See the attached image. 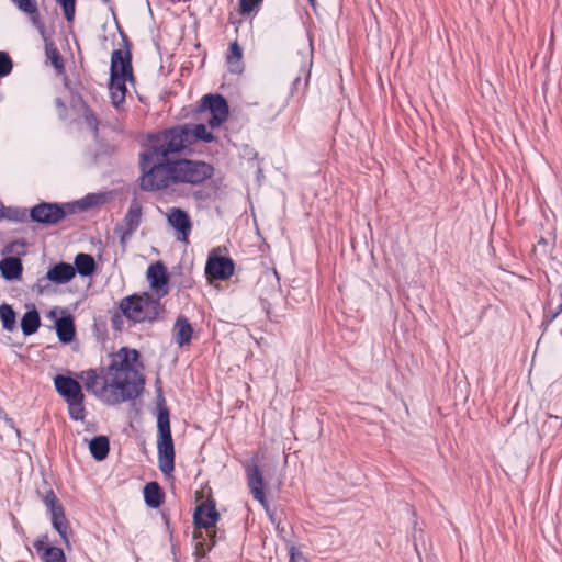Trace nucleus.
<instances>
[{"label": "nucleus", "instance_id": "dca6fc26", "mask_svg": "<svg viewBox=\"0 0 562 562\" xmlns=\"http://www.w3.org/2000/svg\"><path fill=\"white\" fill-rule=\"evenodd\" d=\"M76 276V269L72 265L59 262L53 266L46 273V280L55 284H65L72 280Z\"/></svg>", "mask_w": 562, "mask_h": 562}, {"label": "nucleus", "instance_id": "c85d7f7f", "mask_svg": "<svg viewBox=\"0 0 562 562\" xmlns=\"http://www.w3.org/2000/svg\"><path fill=\"white\" fill-rule=\"evenodd\" d=\"M0 319L4 330L12 331L16 326V314L11 305H0Z\"/></svg>", "mask_w": 562, "mask_h": 562}, {"label": "nucleus", "instance_id": "2eb2a0df", "mask_svg": "<svg viewBox=\"0 0 562 562\" xmlns=\"http://www.w3.org/2000/svg\"><path fill=\"white\" fill-rule=\"evenodd\" d=\"M54 385L58 394L66 402L85 397L80 383L70 376L56 375L54 378Z\"/></svg>", "mask_w": 562, "mask_h": 562}, {"label": "nucleus", "instance_id": "37998d69", "mask_svg": "<svg viewBox=\"0 0 562 562\" xmlns=\"http://www.w3.org/2000/svg\"><path fill=\"white\" fill-rule=\"evenodd\" d=\"M308 2H310L311 4H314L315 0H308Z\"/></svg>", "mask_w": 562, "mask_h": 562}, {"label": "nucleus", "instance_id": "e433bc0d", "mask_svg": "<svg viewBox=\"0 0 562 562\" xmlns=\"http://www.w3.org/2000/svg\"><path fill=\"white\" fill-rule=\"evenodd\" d=\"M83 119H85L87 125L97 135L98 134L99 122H98V119H97L95 114L90 109H86L85 112H83Z\"/></svg>", "mask_w": 562, "mask_h": 562}, {"label": "nucleus", "instance_id": "ddd939ff", "mask_svg": "<svg viewBox=\"0 0 562 562\" xmlns=\"http://www.w3.org/2000/svg\"><path fill=\"white\" fill-rule=\"evenodd\" d=\"M146 276L150 289L155 292L156 297L161 299L169 293V278L166 267L161 262L158 261L150 265L147 269Z\"/></svg>", "mask_w": 562, "mask_h": 562}, {"label": "nucleus", "instance_id": "393cba45", "mask_svg": "<svg viewBox=\"0 0 562 562\" xmlns=\"http://www.w3.org/2000/svg\"><path fill=\"white\" fill-rule=\"evenodd\" d=\"M144 499L148 507L158 508L162 503V493L157 482L147 483L144 487Z\"/></svg>", "mask_w": 562, "mask_h": 562}, {"label": "nucleus", "instance_id": "72a5a7b5", "mask_svg": "<svg viewBox=\"0 0 562 562\" xmlns=\"http://www.w3.org/2000/svg\"><path fill=\"white\" fill-rule=\"evenodd\" d=\"M63 7L65 18L68 22H72L75 18V0H55Z\"/></svg>", "mask_w": 562, "mask_h": 562}, {"label": "nucleus", "instance_id": "5701e85b", "mask_svg": "<svg viewBox=\"0 0 562 562\" xmlns=\"http://www.w3.org/2000/svg\"><path fill=\"white\" fill-rule=\"evenodd\" d=\"M109 439L105 436L94 437L89 441V450L97 461L104 460L109 454Z\"/></svg>", "mask_w": 562, "mask_h": 562}, {"label": "nucleus", "instance_id": "4be33fe9", "mask_svg": "<svg viewBox=\"0 0 562 562\" xmlns=\"http://www.w3.org/2000/svg\"><path fill=\"white\" fill-rule=\"evenodd\" d=\"M74 268L82 277L91 276L95 270V261L91 255L80 252L75 257Z\"/></svg>", "mask_w": 562, "mask_h": 562}, {"label": "nucleus", "instance_id": "9b49d317", "mask_svg": "<svg viewBox=\"0 0 562 562\" xmlns=\"http://www.w3.org/2000/svg\"><path fill=\"white\" fill-rule=\"evenodd\" d=\"M235 265L228 257L218 256L215 252L209 255L205 273L209 279L227 280L234 274Z\"/></svg>", "mask_w": 562, "mask_h": 562}, {"label": "nucleus", "instance_id": "c756f323", "mask_svg": "<svg viewBox=\"0 0 562 562\" xmlns=\"http://www.w3.org/2000/svg\"><path fill=\"white\" fill-rule=\"evenodd\" d=\"M85 397L67 401L68 413L74 420H83L86 417V408L83 405Z\"/></svg>", "mask_w": 562, "mask_h": 562}, {"label": "nucleus", "instance_id": "2f4dec72", "mask_svg": "<svg viewBox=\"0 0 562 562\" xmlns=\"http://www.w3.org/2000/svg\"><path fill=\"white\" fill-rule=\"evenodd\" d=\"M46 57L50 60L52 65L57 70L64 69V61L58 52V49L54 46L53 43L46 44L45 46Z\"/></svg>", "mask_w": 562, "mask_h": 562}, {"label": "nucleus", "instance_id": "9d476101", "mask_svg": "<svg viewBox=\"0 0 562 562\" xmlns=\"http://www.w3.org/2000/svg\"><path fill=\"white\" fill-rule=\"evenodd\" d=\"M167 222L175 229L179 241L188 244L192 231V221L188 212L179 207H170L167 211Z\"/></svg>", "mask_w": 562, "mask_h": 562}, {"label": "nucleus", "instance_id": "7ed1b4c3", "mask_svg": "<svg viewBox=\"0 0 562 562\" xmlns=\"http://www.w3.org/2000/svg\"><path fill=\"white\" fill-rule=\"evenodd\" d=\"M191 146L188 138L187 126L179 125L166 130L157 136L155 143L139 155L142 175L155 166L173 161L169 156L180 153Z\"/></svg>", "mask_w": 562, "mask_h": 562}, {"label": "nucleus", "instance_id": "a878e982", "mask_svg": "<svg viewBox=\"0 0 562 562\" xmlns=\"http://www.w3.org/2000/svg\"><path fill=\"white\" fill-rule=\"evenodd\" d=\"M187 126L188 138L190 144H194L198 140L212 142L214 136L207 131L204 124H184Z\"/></svg>", "mask_w": 562, "mask_h": 562}, {"label": "nucleus", "instance_id": "7c9ffc66", "mask_svg": "<svg viewBox=\"0 0 562 562\" xmlns=\"http://www.w3.org/2000/svg\"><path fill=\"white\" fill-rule=\"evenodd\" d=\"M30 216L26 209L23 207H4L3 218L14 222H25Z\"/></svg>", "mask_w": 562, "mask_h": 562}, {"label": "nucleus", "instance_id": "b1692460", "mask_svg": "<svg viewBox=\"0 0 562 562\" xmlns=\"http://www.w3.org/2000/svg\"><path fill=\"white\" fill-rule=\"evenodd\" d=\"M544 322L547 325L558 328L562 335V296L559 299L555 307L553 306V301L549 302L544 313Z\"/></svg>", "mask_w": 562, "mask_h": 562}, {"label": "nucleus", "instance_id": "a19ab883", "mask_svg": "<svg viewBox=\"0 0 562 562\" xmlns=\"http://www.w3.org/2000/svg\"><path fill=\"white\" fill-rule=\"evenodd\" d=\"M3 213H4V206H3V204L0 202V221L3 218Z\"/></svg>", "mask_w": 562, "mask_h": 562}, {"label": "nucleus", "instance_id": "473e14b6", "mask_svg": "<svg viewBox=\"0 0 562 562\" xmlns=\"http://www.w3.org/2000/svg\"><path fill=\"white\" fill-rule=\"evenodd\" d=\"M12 2L24 13L33 14L37 11L36 0H12Z\"/></svg>", "mask_w": 562, "mask_h": 562}, {"label": "nucleus", "instance_id": "bb28decb", "mask_svg": "<svg viewBox=\"0 0 562 562\" xmlns=\"http://www.w3.org/2000/svg\"><path fill=\"white\" fill-rule=\"evenodd\" d=\"M40 325V314L35 308L27 311L21 319V329L25 336L35 334Z\"/></svg>", "mask_w": 562, "mask_h": 562}, {"label": "nucleus", "instance_id": "6ab92c4d", "mask_svg": "<svg viewBox=\"0 0 562 562\" xmlns=\"http://www.w3.org/2000/svg\"><path fill=\"white\" fill-rule=\"evenodd\" d=\"M50 520L53 528L58 532L61 538V541L65 544L69 543L68 531H69V522L66 518L65 510L63 507L55 508L54 512H50Z\"/></svg>", "mask_w": 562, "mask_h": 562}, {"label": "nucleus", "instance_id": "423d86ee", "mask_svg": "<svg viewBox=\"0 0 562 562\" xmlns=\"http://www.w3.org/2000/svg\"><path fill=\"white\" fill-rule=\"evenodd\" d=\"M220 515L215 505L211 502L199 505L193 515L195 531V551L199 555H205L206 551L215 544V527Z\"/></svg>", "mask_w": 562, "mask_h": 562}, {"label": "nucleus", "instance_id": "20e7f679", "mask_svg": "<svg viewBox=\"0 0 562 562\" xmlns=\"http://www.w3.org/2000/svg\"><path fill=\"white\" fill-rule=\"evenodd\" d=\"M127 80H134L131 50L128 47L125 50L115 49L111 55L109 83L110 98L115 108L125 101Z\"/></svg>", "mask_w": 562, "mask_h": 562}, {"label": "nucleus", "instance_id": "0eeeda50", "mask_svg": "<svg viewBox=\"0 0 562 562\" xmlns=\"http://www.w3.org/2000/svg\"><path fill=\"white\" fill-rule=\"evenodd\" d=\"M157 450L160 471L168 475L175 469V448L170 430L169 413L161 408L157 417Z\"/></svg>", "mask_w": 562, "mask_h": 562}, {"label": "nucleus", "instance_id": "f8f14e48", "mask_svg": "<svg viewBox=\"0 0 562 562\" xmlns=\"http://www.w3.org/2000/svg\"><path fill=\"white\" fill-rule=\"evenodd\" d=\"M66 216V212L56 203H40L30 210V218L33 222L54 225Z\"/></svg>", "mask_w": 562, "mask_h": 562}, {"label": "nucleus", "instance_id": "58836bf2", "mask_svg": "<svg viewBox=\"0 0 562 562\" xmlns=\"http://www.w3.org/2000/svg\"><path fill=\"white\" fill-rule=\"evenodd\" d=\"M31 15V21L33 23V25L40 31V33L42 35L45 34V26L43 24V22L41 21L40 16H38V12L36 11V13H33V14H30Z\"/></svg>", "mask_w": 562, "mask_h": 562}, {"label": "nucleus", "instance_id": "f03ea898", "mask_svg": "<svg viewBox=\"0 0 562 562\" xmlns=\"http://www.w3.org/2000/svg\"><path fill=\"white\" fill-rule=\"evenodd\" d=\"M155 167L140 176V188L145 191H161L177 184L199 186L214 172L212 165L191 159H177Z\"/></svg>", "mask_w": 562, "mask_h": 562}, {"label": "nucleus", "instance_id": "f3484780", "mask_svg": "<svg viewBox=\"0 0 562 562\" xmlns=\"http://www.w3.org/2000/svg\"><path fill=\"white\" fill-rule=\"evenodd\" d=\"M48 537L43 536L34 542V548L44 562H66L64 551L57 547H47Z\"/></svg>", "mask_w": 562, "mask_h": 562}, {"label": "nucleus", "instance_id": "6e6552de", "mask_svg": "<svg viewBox=\"0 0 562 562\" xmlns=\"http://www.w3.org/2000/svg\"><path fill=\"white\" fill-rule=\"evenodd\" d=\"M199 112L204 115L209 126L214 128L227 120L228 104L220 94H206L202 98Z\"/></svg>", "mask_w": 562, "mask_h": 562}, {"label": "nucleus", "instance_id": "cd10ccee", "mask_svg": "<svg viewBox=\"0 0 562 562\" xmlns=\"http://www.w3.org/2000/svg\"><path fill=\"white\" fill-rule=\"evenodd\" d=\"M243 50L237 42H233L229 45L228 54L226 57L229 71L234 74H239L243 70L241 65Z\"/></svg>", "mask_w": 562, "mask_h": 562}, {"label": "nucleus", "instance_id": "4c0bfd02", "mask_svg": "<svg viewBox=\"0 0 562 562\" xmlns=\"http://www.w3.org/2000/svg\"><path fill=\"white\" fill-rule=\"evenodd\" d=\"M261 0H240V10L243 13H250Z\"/></svg>", "mask_w": 562, "mask_h": 562}, {"label": "nucleus", "instance_id": "ea45409f", "mask_svg": "<svg viewBox=\"0 0 562 562\" xmlns=\"http://www.w3.org/2000/svg\"><path fill=\"white\" fill-rule=\"evenodd\" d=\"M290 562H305L304 558L294 547L290 549Z\"/></svg>", "mask_w": 562, "mask_h": 562}, {"label": "nucleus", "instance_id": "a211bd4d", "mask_svg": "<svg viewBox=\"0 0 562 562\" xmlns=\"http://www.w3.org/2000/svg\"><path fill=\"white\" fill-rule=\"evenodd\" d=\"M193 328L184 316H179L173 325V340L179 347L187 346L191 342Z\"/></svg>", "mask_w": 562, "mask_h": 562}, {"label": "nucleus", "instance_id": "c9c22d12", "mask_svg": "<svg viewBox=\"0 0 562 562\" xmlns=\"http://www.w3.org/2000/svg\"><path fill=\"white\" fill-rule=\"evenodd\" d=\"M43 503L47 507L48 512H54L57 507H63L59 503L58 498L56 497L55 493L49 490L46 492V494L43 497Z\"/></svg>", "mask_w": 562, "mask_h": 562}, {"label": "nucleus", "instance_id": "f704fd0d", "mask_svg": "<svg viewBox=\"0 0 562 562\" xmlns=\"http://www.w3.org/2000/svg\"><path fill=\"white\" fill-rule=\"evenodd\" d=\"M12 61L9 55L0 52V78L8 76L12 71Z\"/></svg>", "mask_w": 562, "mask_h": 562}, {"label": "nucleus", "instance_id": "f257e3e1", "mask_svg": "<svg viewBox=\"0 0 562 562\" xmlns=\"http://www.w3.org/2000/svg\"><path fill=\"white\" fill-rule=\"evenodd\" d=\"M140 367L138 351L122 347L111 355L108 366L81 371L77 378L88 393L114 406L140 395L145 385Z\"/></svg>", "mask_w": 562, "mask_h": 562}, {"label": "nucleus", "instance_id": "412c9836", "mask_svg": "<svg viewBox=\"0 0 562 562\" xmlns=\"http://www.w3.org/2000/svg\"><path fill=\"white\" fill-rule=\"evenodd\" d=\"M57 337L61 342H70L75 337V325L70 316H64L56 321Z\"/></svg>", "mask_w": 562, "mask_h": 562}, {"label": "nucleus", "instance_id": "39448f33", "mask_svg": "<svg viewBox=\"0 0 562 562\" xmlns=\"http://www.w3.org/2000/svg\"><path fill=\"white\" fill-rule=\"evenodd\" d=\"M119 307L122 314L134 323H153L164 312L160 299L147 292L122 299Z\"/></svg>", "mask_w": 562, "mask_h": 562}, {"label": "nucleus", "instance_id": "1a4fd4ad", "mask_svg": "<svg viewBox=\"0 0 562 562\" xmlns=\"http://www.w3.org/2000/svg\"><path fill=\"white\" fill-rule=\"evenodd\" d=\"M142 206L137 200H133L128 206L126 214L124 215L121 223H119L114 229L115 234L120 237V243L123 247L126 246L131 236L139 227L142 221Z\"/></svg>", "mask_w": 562, "mask_h": 562}, {"label": "nucleus", "instance_id": "4468645a", "mask_svg": "<svg viewBox=\"0 0 562 562\" xmlns=\"http://www.w3.org/2000/svg\"><path fill=\"white\" fill-rule=\"evenodd\" d=\"M247 484L252 497L258 501L267 513L270 512L269 504L265 496V481L261 470L258 465L252 464L246 468Z\"/></svg>", "mask_w": 562, "mask_h": 562}, {"label": "nucleus", "instance_id": "aec40b11", "mask_svg": "<svg viewBox=\"0 0 562 562\" xmlns=\"http://www.w3.org/2000/svg\"><path fill=\"white\" fill-rule=\"evenodd\" d=\"M22 261L16 257H5L0 260V272L5 280H15L22 276Z\"/></svg>", "mask_w": 562, "mask_h": 562}, {"label": "nucleus", "instance_id": "79ce46f5", "mask_svg": "<svg viewBox=\"0 0 562 562\" xmlns=\"http://www.w3.org/2000/svg\"><path fill=\"white\" fill-rule=\"evenodd\" d=\"M56 105L64 106V102L61 101V99H56Z\"/></svg>", "mask_w": 562, "mask_h": 562}]
</instances>
